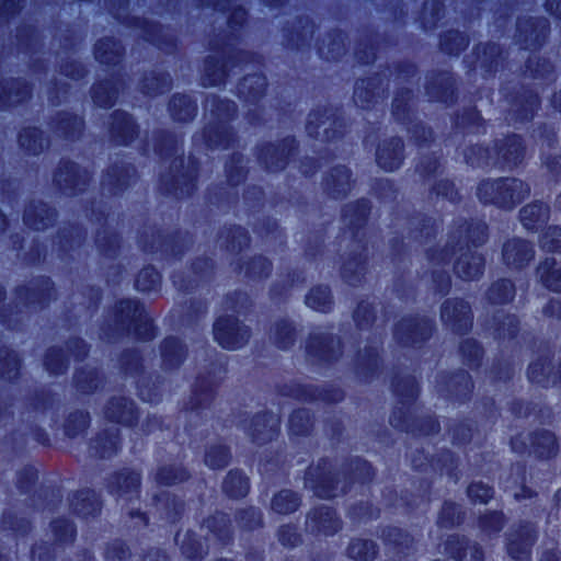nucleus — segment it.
<instances>
[{
	"mask_svg": "<svg viewBox=\"0 0 561 561\" xmlns=\"http://www.w3.org/2000/svg\"><path fill=\"white\" fill-rule=\"evenodd\" d=\"M207 112V125L201 136H195L194 141L203 140L206 147L226 149L234 140V135L229 122L236 116V104L230 100H221L216 95H209L205 102Z\"/></svg>",
	"mask_w": 561,
	"mask_h": 561,
	"instance_id": "obj_1",
	"label": "nucleus"
},
{
	"mask_svg": "<svg viewBox=\"0 0 561 561\" xmlns=\"http://www.w3.org/2000/svg\"><path fill=\"white\" fill-rule=\"evenodd\" d=\"M249 489L248 478L238 470H230L222 482L224 492L232 499L245 496Z\"/></svg>",
	"mask_w": 561,
	"mask_h": 561,
	"instance_id": "obj_64",
	"label": "nucleus"
},
{
	"mask_svg": "<svg viewBox=\"0 0 561 561\" xmlns=\"http://www.w3.org/2000/svg\"><path fill=\"white\" fill-rule=\"evenodd\" d=\"M94 56L101 64H117L123 56V47L113 38H103L95 44Z\"/></svg>",
	"mask_w": 561,
	"mask_h": 561,
	"instance_id": "obj_60",
	"label": "nucleus"
},
{
	"mask_svg": "<svg viewBox=\"0 0 561 561\" xmlns=\"http://www.w3.org/2000/svg\"><path fill=\"white\" fill-rule=\"evenodd\" d=\"M219 245L230 253L237 254L247 248L250 238L247 231L241 227L226 228L219 236Z\"/></svg>",
	"mask_w": 561,
	"mask_h": 561,
	"instance_id": "obj_53",
	"label": "nucleus"
},
{
	"mask_svg": "<svg viewBox=\"0 0 561 561\" xmlns=\"http://www.w3.org/2000/svg\"><path fill=\"white\" fill-rule=\"evenodd\" d=\"M538 106V95L533 91H524L512 100L506 119L514 124L528 122L534 117Z\"/></svg>",
	"mask_w": 561,
	"mask_h": 561,
	"instance_id": "obj_30",
	"label": "nucleus"
},
{
	"mask_svg": "<svg viewBox=\"0 0 561 561\" xmlns=\"http://www.w3.org/2000/svg\"><path fill=\"white\" fill-rule=\"evenodd\" d=\"M156 501L162 518L170 523H175L181 518L184 512V503L178 496L163 492L156 496Z\"/></svg>",
	"mask_w": 561,
	"mask_h": 561,
	"instance_id": "obj_56",
	"label": "nucleus"
},
{
	"mask_svg": "<svg viewBox=\"0 0 561 561\" xmlns=\"http://www.w3.org/2000/svg\"><path fill=\"white\" fill-rule=\"evenodd\" d=\"M377 553V545L370 539L356 538L347 547L348 557L355 561H374Z\"/></svg>",
	"mask_w": 561,
	"mask_h": 561,
	"instance_id": "obj_63",
	"label": "nucleus"
},
{
	"mask_svg": "<svg viewBox=\"0 0 561 561\" xmlns=\"http://www.w3.org/2000/svg\"><path fill=\"white\" fill-rule=\"evenodd\" d=\"M549 23L543 18H523L517 22L515 41L523 49H537L547 37Z\"/></svg>",
	"mask_w": 561,
	"mask_h": 561,
	"instance_id": "obj_16",
	"label": "nucleus"
},
{
	"mask_svg": "<svg viewBox=\"0 0 561 561\" xmlns=\"http://www.w3.org/2000/svg\"><path fill=\"white\" fill-rule=\"evenodd\" d=\"M298 337L295 323L288 319L276 320L270 329V340L279 350L291 348Z\"/></svg>",
	"mask_w": 561,
	"mask_h": 561,
	"instance_id": "obj_40",
	"label": "nucleus"
},
{
	"mask_svg": "<svg viewBox=\"0 0 561 561\" xmlns=\"http://www.w3.org/2000/svg\"><path fill=\"white\" fill-rule=\"evenodd\" d=\"M90 182L89 170L71 161H61L54 174V184L69 196L84 192Z\"/></svg>",
	"mask_w": 561,
	"mask_h": 561,
	"instance_id": "obj_14",
	"label": "nucleus"
},
{
	"mask_svg": "<svg viewBox=\"0 0 561 561\" xmlns=\"http://www.w3.org/2000/svg\"><path fill=\"white\" fill-rule=\"evenodd\" d=\"M488 239V227L483 221L466 220L459 222L449 233L448 241L443 248L430 249L427 257L434 265H446L456 253V247L467 249L469 243L474 247L483 244Z\"/></svg>",
	"mask_w": 561,
	"mask_h": 561,
	"instance_id": "obj_4",
	"label": "nucleus"
},
{
	"mask_svg": "<svg viewBox=\"0 0 561 561\" xmlns=\"http://www.w3.org/2000/svg\"><path fill=\"white\" fill-rule=\"evenodd\" d=\"M476 55L474 69H480L483 76L495 72L503 59L501 47L494 43L479 45L476 48Z\"/></svg>",
	"mask_w": 561,
	"mask_h": 561,
	"instance_id": "obj_42",
	"label": "nucleus"
},
{
	"mask_svg": "<svg viewBox=\"0 0 561 561\" xmlns=\"http://www.w3.org/2000/svg\"><path fill=\"white\" fill-rule=\"evenodd\" d=\"M71 508L82 517L95 515L101 510V502L92 490H81L71 500Z\"/></svg>",
	"mask_w": 561,
	"mask_h": 561,
	"instance_id": "obj_52",
	"label": "nucleus"
},
{
	"mask_svg": "<svg viewBox=\"0 0 561 561\" xmlns=\"http://www.w3.org/2000/svg\"><path fill=\"white\" fill-rule=\"evenodd\" d=\"M352 172L345 165L332 168L323 181L325 193L333 198H343L352 190Z\"/></svg>",
	"mask_w": 561,
	"mask_h": 561,
	"instance_id": "obj_33",
	"label": "nucleus"
},
{
	"mask_svg": "<svg viewBox=\"0 0 561 561\" xmlns=\"http://www.w3.org/2000/svg\"><path fill=\"white\" fill-rule=\"evenodd\" d=\"M266 85L265 77L254 73L241 80L238 85V93L245 102L255 103L264 95Z\"/></svg>",
	"mask_w": 561,
	"mask_h": 561,
	"instance_id": "obj_48",
	"label": "nucleus"
},
{
	"mask_svg": "<svg viewBox=\"0 0 561 561\" xmlns=\"http://www.w3.org/2000/svg\"><path fill=\"white\" fill-rule=\"evenodd\" d=\"M227 77L226 65L214 56L205 59L202 83L204 87H216L225 82Z\"/></svg>",
	"mask_w": 561,
	"mask_h": 561,
	"instance_id": "obj_62",
	"label": "nucleus"
},
{
	"mask_svg": "<svg viewBox=\"0 0 561 561\" xmlns=\"http://www.w3.org/2000/svg\"><path fill=\"white\" fill-rule=\"evenodd\" d=\"M404 159V145L401 138L390 137L382 140L376 151V161L386 171L400 168Z\"/></svg>",
	"mask_w": 561,
	"mask_h": 561,
	"instance_id": "obj_27",
	"label": "nucleus"
},
{
	"mask_svg": "<svg viewBox=\"0 0 561 561\" xmlns=\"http://www.w3.org/2000/svg\"><path fill=\"white\" fill-rule=\"evenodd\" d=\"M366 273V257L362 254L348 257L342 265L341 276L351 286L362 284Z\"/></svg>",
	"mask_w": 561,
	"mask_h": 561,
	"instance_id": "obj_58",
	"label": "nucleus"
},
{
	"mask_svg": "<svg viewBox=\"0 0 561 561\" xmlns=\"http://www.w3.org/2000/svg\"><path fill=\"white\" fill-rule=\"evenodd\" d=\"M111 118L110 137L116 145H128L138 136V127L126 112L116 111Z\"/></svg>",
	"mask_w": 561,
	"mask_h": 561,
	"instance_id": "obj_31",
	"label": "nucleus"
},
{
	"mask_svg": "<svg viewBox=\"0 0 561 561\" xmlns=\"http://www.w3.org/2000/svg\"><path fill=\"white\" fill-rule=\"evenodd\" d=\"M439 316L443 325L456 334H466L472 328V309L463 298L454 297L444 300Z\"/></svg>",
	"mask_w": 561,
	"mask_h": 561,
	"instance_id": "obj_11",
	"label": "nucleus"
},
{
	"mask_svg": "<svg viewBox=\"0 0 561 561\" xmlns=\"http://www.w3.org/2000/svg\"><path fill=\"white\" fill-rule=\"evenodd\" d=\"M279 419L273 413H260L244 424V430L256 444H265L276 437Z\"/></svg>",
	"mask_w": 561,
	"mask_h": 561,
	"instance_id": "obj_23",
	"label": "nucleus"
},
{
	"mask_svg": "<svg viewBox=\"0 0 561 561\" xmlns=\"http://www.w3.org/2000/svg\"><path fill=\"white\" fill-rule=\"evenodd\" d=\"M446 552L455 560L467 561V551L472 553V559L468 561H483L484 553L477 543H471L465 537L458 535L449 536L445 543Z\"/></svg>",
	"mask_w": 561,
	"mask_h": 561,
	"instance_id": "obj_38",
	"label": "nucleus"
},
{
	"mask_svg": "<svg viewBox=\"0 0 561 561\" xmlns=\"http://www.w3.org/2000/svg\"><path fill=\"white\" fill-rule=\"evenodd\" d=\"M121 370L135 380L141 400L156 402L161 397L163 379L145 371L141 356L137 351H125L119 358Z\"/></svg>",
	"mask_w": 561,
	"mask_h": 561,
	"instance_id": "obj_5",
	"label": "nucleus"
},
{
	"mask_svg": "<svg viewBox=\"0 0 561 561\" xmlns=\"http://www.w3.org/2000/svg\"><path fill=\"white\" fill-rule=\"evenodd\" d=\"M115 324L118 334L134 332L141 340H151L154 336L151 320L138 300L125 299L116 305Z\"/></svg>",
	"mask_w": 561,
	"mask_h": 561,
	"instance_id": "obj_6",
	"label": "nucleus"
},
{
	"mask_svg": "<svg viewBox=\"0 0 561 561\" xmlns=\"http://www.w3.org/2000/svg\"><path fill=\"white\" fill-rule=\"evenodd\" d=\"M19 144L22 149L32 154H38L48 147V140L43 137L42 130L35 127L24 128L19 134Z\"/></svg>",
	"mask_w": 561,
	"mask_h": 561,
	"instance_id": "obj_61",
	"label": "nucleus"
},
{
	"mask_svg": "<svg viewBox=\"0 0 561 561\" xmlns=\"http://www.w3.org/2000/svg\"><path fill=\"white\" fill-rule=\"evenodd\" d=\"M434 322L425 317H403L394 327V339L403 346H417L426 342L433 333Z\"/></svg>",
	"mask_w": 561,
	"mask_h": 561,
	"instance_id": "obj_12",
	"label": "nucleus"
},
{
	"mask_svg": "<svg viewBox=\"0 0 561 561\" xmlns=\"http://www.w3.org/2000/svg\"><path fill=\"white\" fill-rule=\"evenodd\" d=\"M535 257V249L530 241L523 238H511L502 245V260L511 270H522Z\"/></svg>",
	"mask_w": 561,
	"mask_h": 561,
	"instance_id": "obj_20",
	"label": "nucleus"
},
{
	"mask_svg": "<svg viewBox=\"0 0 561 561\" xmlns=\"http://www.w3.org/2000/svg\"><path fill=\"white\" fill-rule=\"evenodd\" d=\"M381 537L383 542L398 553L409 552L414 545V538L410 534L393 526L383 528Z\"/></svg>",
	"mask_w": 561,
	"mask_h": 561,
	"instance_id": "obj_55",
	"label": "nucleus"
},
{
	"mask_svg": "<svg viewBox=\"0 0 561 561\" xmlns=\"http://www.w3.org/2000/svg\"><path fill=\"white\" fill-rule=\"evenodd\" d=\"M104 416L111 422L133 426L138 419V412L130 398L113 396L104 407Z\"/></svg>",
	"mask_w": 561,
	"mask_h": 561,
	"instance_id": "obj_25",
	"label": "nucleus"
},
{
	"mask_svg": "<svg viewBox=\"0 0 561 561\" xmlns=\"http://www.w3.org/2000/svg\"><path fill=\"white\" fill-rule=\"evenodd\" d=\"M50 129L58 138L73 141L81 137L84 122L76 114L58 112L50 122Z\"/></svg>",
	"mask_w": 561,
	"mask_h": 561,
	"instance_id": "obj_29",
	"label": "nucleus"
},
{
	"mask_svg": "<svg viewBox=\"0 0 561 561\" xmlns=\"http://www.w3.org/2000/svg\"><path fill=\"white\" fill-rule=\"evenodd\" d=\"M30 94L28 85L21 80L0 81V110L23 102Z\"/></svg>",
	"mask_w": 561,
	"mask_h": 561,
	"instance_id": "obj_44",
	"label": "nucleus"
},
{
	"mask_svg": "<svg viewBox=\"0 0 561 561\" xmlns=\"http://www.w3.org/2000/svg\"><path fill=\"white\" fill-rule=\"evenodd\" d=\"M525 482L526 469L523 465L517 463L511 468L505 489L511 492L517 501L531 499L536 495V492L527 488Z\"/></svg>",
	"mask_w": 561,
	"mask_h": 561,
	"instance_id": "obj_49",
	"label": "nucleus"
},
{
	"mask_svg": "<svg viewBox=\"0 0 561 561\" xmlns=\"http://www.w3.org/2000/svg\"><path fill=\"white\" fill-rule=\"evenodd\" d=\"M426 93L432 101L454 102L455 89L451 75L443 71L431 76L426 84Z\"/></svg>",
	"mask_w": 561,
	"mask_h": 561,
	"instance_id": "obj_36",
	"label": "nucleus"
},
{
	"mask_svg": "<svg viewBox=\"0 0 561 561\" xmlns=\"http://www.w3.org/2000/svg\"><path fill=\"white\" fill-rule=\"evenodd\" d=\"M118 443V428L112 427L100 433L90 449L100 458H110L117 453Z\"/></svg>",
	"mask_w": 561,
	"mask_h": 561,
	"instance_id": "obj_50",
	"label": "nucleus"
},
{
	"mask_svg": "<svg viewBox=\"0 0 561 561\" xmlns=\"http://www.w3.org/2000/svg\"><path fill=\"white\" fill-rule=\"evenodd\" d=\"M457 253H459V255L456 257L454 263L455 274L462 280L479 279L484 273V256L480 252L472 250L470 247H467V249L463 250L456 247L455 254Z\"/></svg>",
	"mask_w": 561,
	"mask_h": 561,
	"instance_id": "obj_21",
	"label": "nucleus"
},
{
	"mask_svg": "<svg viewBox=\"0 0 561 561\" xmlns=\"http://www.w3.org/2000/svg\"><path fill=\"white\" fill-rule=\"evenodd\" d=\"M305 479L306 486L313 490L318 497L330 499L336 495L337 482L331 472L329 461L323 459L316 467H310Z\"/></svg>",
	"mask_w": 561,
	"mask_h": 561,
	"instance_id": "obj_17",
	"label": "nucleus"
},
{
	"mask_svg": "<svg viewBox=\"0 0 561 561\" xmlns=\"http://www.w3.org/2000/svg\"><path fill=\"white\" fill-rule=\"evenodd\" d=\"M537 538V527L530 522H519L511 526L505 534V548L508 557L515 561H530L531 549Z\"/></svg>",
	"mask_w": 561,
	"mask_h": 561,
	"instance_id": "obj_10",
	"label": "nucleus"
},
{
	"mask_svg": "<svg viewBox=\"0 0 561 561\" xmlns=\"http://www.w3.org/2000/svg\"><path fill=\"white\" fill-rule=\"evenodd\" d=\"M488 330L496 340H511L519 331V321L514 314L497 311L488 323Z\"/></svg>",
	"mask_w": 561,
	"mask_h": 561,
	"instance_id": "obj_37",
	"label": "nucleus"
},
{
	"mask_svg": "<svg viewBox=\"0 0 561 561\" xmlns=\"http://www.w3.org/2000/svg\"><path fill=\"white\" fill-rule=\"evenodd\" d=\"M528 379L542 387H547L550 382L554 383L558 374L553 373L549 356H540L529 364L527 370Z\"/></svg>",
	"mask_w": 561,
	"mask_h": 561,
	"instance_id": "obj_47",
	"label": "nucleus"
},
{
	"mask_svg": "<svg viewBox=\"0 0 561 561\" xmlns=\"http://www.w3.org/2000/svg\"><path fill=\"white\" fill-rule=\"evenodd\" d=\"M295 139L287 137L278 144H264L261 146L257 159L271 172L283 170L289 156L295 150Z\"/></svg>",
	"mask_w": 561,
	"mask_h": 561,
	"instance_id": "obj_18",
	"label": "nucleus"
},
{
	"mask_svg": "<svg viewBox=\"0 0 561 561\" xmlns=\"http://www.w3.org/2000/svg\"><path fill=\"white\" fill-rule=\"evenodd\" d=\"M530 185L515 176L484 179L477 186V197L484 205L511 211L530 195Z\"/></svg>",
	"mask_w": 561,
	"mask_h": 561,
	"instance_id": "obj_2",
	"label": "nucleus"
},
{
	"mask_svg": "<svg viewBox=\"0 0 561 561\" xmlns=\"http://www.w3.org/2000/svg\"><path fill=\"white\" fill-rule=\"evenodd\" d=\"M196 104L184 94H175L169 103V111L174 121L190 122L196 115Z\"/></svg>",
	"mask_w": 561,
	"mask_h": 561,
	"instance_id": "obj_59",
	"label": "nucleus"
},
{
	"mask_svg": "<svg viewBox=\"0 0 561 561\" xmlns=\"http://www.w3.org/2000/svg\"><path fill=\"white\" fill-rule=\"evenodd\" d=\"M341 527L342 523L340 518L329 506L321 505L307 514L306 529L311 534L330 536L337 533Z\"/></svg>",
	"mask_w": 561,
	"mask_h": 561,
	"instance_id": "obj_22",
	"label": "nucleus"
},
{
	"mask_svg": "<svg viewBox=\"0 0 561 561\" xmlns=\"http://www.w3.org/2000/svg\"><path fill=\"white\" fill-rule=\"evenodd\" d=\"M220 380L221 377L216 376L215 370L211 378L198 376L193 393L185 404L186 409L197 411L209 407L214 398V390L219 385Z\"/></svg>",
	"mask_w": 561,
	"mask_h": 561,
	"instance_id": "obj_32",
	"label": "nucleus"
},
{
	"mask_svg": "<svg viewBox=\"0 0 561 561\" xmlns=\"http://www.w3.org/2000/svg\"><path fill=\"white\" fill-rule=\"evenodd\" d=\"M161 368L164 371L178 369L187 356L185 345L174 336L164 339L160 345Z\"/></svg>",
	"mask_w": 561,
	"mask_h": 561,
	"instance_id": "obj_35",
	"label": "nucleus"
},
{
	"mask_svg": "<svg viewBox=\"0 0 561 561\" xmlns=\"http://www.w3.org/2000/svg\"><path fill=\"white\" fill-rule=\"evenodd\" d=\"M18 297L26 306L43 307L54 298V289L48 278H42L30 286L19 287Z\"/></svg>",
	"mask_w": 561,
	"mask_h": 561,
	"instance_id": "obj_34",
	"label": "nucleus"
},
{
	"mask_svg": "<svg viewBox=\"0 0 561 561\" xmlns=\"http://www.w3.org/2000/svg\"><path fill=\"white\" fill-rule=\"evenodd\" d=\"M388 83L385 76L379 73L356 82L353 100L362 108H369L385 95Z\"/></svg>",
	"mask_w": 561,
	"mask_h": 561,
	"instance_id": "obj_19",
	"label": "nucleus"
},
{
	"mask_svg": "<svg viewBox=\"0 0 561 561\" xmlns=\"http://www.w3.org/2000/svg\"><path fill=\"white\" fill-rule=\"evenodd\" d=\"M196 172L194 160L190 158L188 164L184 167L183 158L178 157L171 162L169 172L161 175V186L176 198L190 196L196 187Z\"/></svg>",
	"mask_w": 561,
	"mask_h": 561,
	"instance_id": "obj_9",
	"label": "nucleus"
},
{
	"mask_svg": "<svg viewBox=\"0 0 561 561\" xmlns=\"http://www.w3.org/2000/svg\"><path fill=\"white\" fill-rule=\"evenodd\" d=\"M136 180L135 168L119 162L111 165L102 179V187L111 194H118Z\"/></svg>",
	"mask_w": 561,
	"mask_h": 561,
	"instance_id": "obj_26",
	"label": "nucleus"
},
{
	"mask_svg": "<svg viewBox=\"0 0 561 561\" xmlns=\"http://www.w3.org/2000/svg\"><path fill=\"white\" fill-rule=\"evenodd\" d=\"M394 393L400 398L401 407H397L390 417L393 427L405 432L419 433L422 435L435 434L439 431V424L431 416L416 420L411 412L409 402L419 394V388L413 377L407 376L397 379L392 383Z\"/></svg>",
	"mask_w": 561,
	"mask_h": 561,
	"instance_id": "obj_3",
	"label": "nucleus"
},
{
	"mask_svg": "<svg viewBox=\"0 0 561 561\" xmlns=\"http://www.w3.org/2000/svg\"><path fill=\"white\" fill-rule=\"evenodd\" d=\"M175 540L180 545L182 554L187 559H202L207 553V548L202 538L197 537L192 530H186L184 534L179 533Z\"/></svg>",
	"mask_w": 561,
	"mask_h": 561,
	"instance_id": "obj_51",
	"label": "nucleus"
},
{
	"mask_svg": "<svg viewBox=\"0 0 561 561\" xmlns=\"http://www.w3.org/2000/svg\"><path fill=\"white\" fill-rule=\"evenodd\" d=\"M279 393L284 397H290L302 401L323 399L337 402L343 399L340 390L322 391L311 385H300L296 382L285 383L279 387Z\"/></svg>",
	"mask_w": 561,
	"mask_h": 561,
	"instance_id": "obj_28",
	"label": "nucleus"
},
{
	"mask_svg": "<svg viewBox=\"0 0 561 561\" xmlns=\"http://www.w3.org/2000/svg\"><path fill=\"white\" fill-rule=\"evenodd\" d=\"M539 282L552 291H561V265L554 257H546L536 270Z\"/></svg>",
	"mask_w": 561,
	"mask_h": 561,
	"instance_id": "obj_46",
	"label": "nucleus"
},
{
	"mask_svg": "<svg viewBox=\"0 0 561 561\" xmlns=\"http://www.w3.org/2000/svg\"><path fill=\"white\" fill-rule=\"evenodd\" d=\"M55 210L43 202H31L24 211V222L32 229L43 230L53 225Z\"/></svg>",
	"mask_w": 561,
	"mask_h": 561,
	"instance_id": "obj_41",
	"label": "nucleus"
},
{
	"mask_svg": "<svg viewBox=\"0 0 561 561\" xmlns=\"http://www.w3.org/2000/svg\"><path fill=\"white\" fill-rule=\"evenodd\" d=\"M516 295L515 284L508 278H500L493 282L485 293L488 301L492 305L511 302Z\"/></svg>",
	"mask_w": 561,
	"mask_h": 561,
	"instance_id": "obj_54",
	"label": "nucleus"
},
{
	"mask_svg": "<svg viewBox=\"0 0 561 561\" xmlns=\"http://www.w3.org/2000/svg\"><path fill=\"white\" fill-rule=\"evenodd\" d=\"M346 125L339 110L333 106H320L309 116L306 129L309 136L321 141H332L343 136Z\"/></svg>",
	"mask_w": 561,
	"mask_h": 561,
	"instance_id": "obj_8",
	"label": "nucleus"
},
{
	"mask_svg": "<svg viewBox=\"0 0 561 561\" xmlns=\"http://www.w3.org/2000/svg\"><path fill=\"white\" fill-rule=\"evenodd\" d=\"M345 35L342 32L328 34L319 46V54L327 60H337L346 53Z\"/></svg>",
	"mask_w": 561,
	"mask_h": 561,
	"instance_id": "obj_57",
	"label": "nucleus"
},
{
	"mask_svg": "<svg viewBox=\"0 0 561 561\" xmlns=\"http://www.w3.org/2000/svg\"><path fill=\"white\" fill-rule=\"evenodd\" d=\"M305 350L307 360L313 365L333 363L343 354L340 336L322 328H316L309 333Z\"/></svg>",
	"mask_w": 561,
	"mask_h": 561,
	"instance_id": "obj_7",
	"label": "nucleus"
},
{
	"mask_svg": "<svg viewBox=\"0 0 561 561\" xmlns=\"http://www.w3.org/2000/svg\"><path fill=\"white\" fill-rule=\"evenodd\" d=\"M250 336V329L236 317H220L214 323V337L224 348H241L249 342Z\"/></svg>",
	"mask_w": 561,
	"mask_h": 561,
	"instance_id": "obj_15",
	"label": "nucleus"
},
{
	"mask_svg": "<svg viewBox=\"0 0 561 561\" xmlns=\"http://www.w3.org/2000/svg\"><path fill=\"white\" fill-rule=\"evenodd\" d=\"M526 146L518 135H508L497 139L493 148V168L512 171L523 163Z\"/></svg>",
	"mask_w": 561,
	"mask_h": 561,
	"instance_id": "obj_13",
	"label": "nucleus"
},
{
	"mask_svg": "<svg viewBox=\"0 0 561 561\" xmlns=\"http://www.w3.org/2000/svg\"><path fill=\"white\" fill-rule=\"evenodd\" d=\"M549 218L550 207L540 201L529 203L519 210L520 222L528 230L535 229L538 225L546 224Z\"/></svg>",
	"mask_w": 561,
	"mask_h": 561,
	"instance_id": "obj_45",
	"label": "nucleus"
},
{
	"mask_svg": "<svg viewBox=\"0 0 561 561\" xmlns=\"http://www.w3.org/2000/svg\"><path fill=\"white\" fill-rule=\"evenodd\" d=\"M473 389L471 377L465 370H458L449 376L442 375L437 390L442 396L454 398L457 401L469 399Z\"/></svg>",
	"mask_w": 561,
	"mask_h": 561,
	"instance_id": "obj_24",
	"label": "nucleus"
},
{
	"mask_svg": "<svg viewBox=\"0 0 561 561\" xmlns=\"http://www.w3.org/2000/svg\"><path fill=\"white\" fill-rule=\"evenodd\" d=\"M140 476L135 471L123 470L113 474L108 481V490L118 497L131 499L138 493Z\"/></svg>",
	"mask_w": 561,
	"mask_h": 561,
	"instance_id": "obj_39",
	"label": "nucleus"
},
{
	"mask_svg": "<svg viewBox=\"0 0 561 561\" xmlns=\"http://www.w3.org/2000/svg\"><path fill=\"white\" fill-rule=\"evenodd\" d=\"M530 450L542 459L557 456L559 445L556 435L548 430H538L529 435Z\"/></svg>",
	"mask_w": 561,
	"mask_h": 561,
	"instance_id": "obj_43",
	"label": "nucleus"
}]
</instances>
